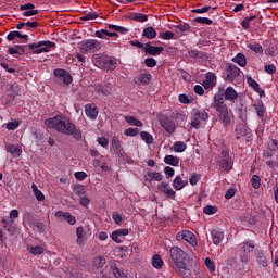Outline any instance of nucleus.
<instances>
[{
    "mask_svg": "<svg viewBox=\"0 0 278 278\" xmlns=\"http://www.w3.org/2000/svg\"><path fill=\"white\" fill-rule=\"evenodd\" d=\"M18 125H20L18 121L9 122L7 124V129H9V131H14L18 129Z\"/></svg>",
    "mask_w": 278,
    "mask_h": 278,
    "instance_id": "obj_60",
    "label": "nucleus"
},
{
    "mask_svg": "<svg viewBox=\"0 0 278 278\" xmlns=\"http://www.w3.org/2000/svg\"><path fill=\"white\" fill-rule=\"evenodd\" d=\"M164 162L169 166H179V157L175 155H165Z\"/></svg>",
    "mask_w": 278,
    "mask_h": 278,
    "instance_id": "obj_39",
    "label": "nucleus"
},
{
    "mask_svg": "<svg viewBox=\"0 0 278 278\" xmlns=\"http://www.w3.org/2000/svg\"><path fill=\"white\" fill-rule=\"evenodd\" d=\"M144 64L148 68H155V66H157V61L153 58H147L144 59Z\"/></svg>",
    "mask_w": 278,
    "mask_h": 278,
    "instance_id": "obj_55",
    "label": "nucleus"
},
{
    "mask_svg": "<svg viewBox=\"0 0 278 278\" xmlns=\"http://www.w3.org/2000/svg\"><path fill=\"white\" fill-rule=\"evenodd\" d=\"M70 215H71L70 212H62V211H56L54 214L55 218H61V220H67Z\"/></svg>",
    "mask_w": 278,
    "mask_h": 278,
    "instance_id": "obj_54",
    "label": "nucleus"
},
{
    "mask_svg": "<svg viewBox=\"0 0 278 278\" xmlns=\"http://www.w3.org/2000/svg\"><path fill=\"white\" fill-rule=\"evenodd\" d=\"M251 184L254 190H258L260 186H262V179L257 175H253L251 179Z\"/></svg>",
    "mask_w": 278,
    "mask_h": 278,
    "instance_id": "obj_46",
    "label": "nucleus"
},
{
    "mask_svg": "<svg viewBox=\"0 0 278 278\" xmlns=\"http://www.w3.org/2000/svg\"><path fill=\"white\" fill-rule=\"evenodd\" d=\"M203 212H204V214L212 216V214H216V208L212 205H207L204 207Z\"/></svg>",
    "mask_w": 278,
    "mask_h": 278,
    "instance_id": "obj_64",
    "label": "nucleus"
},
{
    "mask_svg": "<svg viewBox=\"0 0 278 278\" xmlns=\"http://www.w3.org/2000/svg\"><path fill=\"white\" fill-rule=\"evenodd\" d=\"M31 188L37 201H45V193H42V191L38 189V186L33 182Z\"/></svg>",
    "mask_w": 278,
    "mask_h": 278,
    "instance_id": "obj_40",
    "label": "nucleus"
},
{
    "mask_svg": "<svg viewBox=\"0 0 278 278\" xmlns=\"http://www.w3.org/2000/svg\"><path fill=\"white\" fill-rule=\"evenodd\" d=\"M76 236H77V244H84V236H86L84 228L83 227H78L76 229Z\"/></svg>",
    "mask_w": 278,
    "mask_h": 278,
    "instance_id": "obj_43",
    "label": "nucleus"
},
{
    "mask_svg": "<svg viewBox=\"0 0 278 278\" xmlns=\"http://www.w3.org/2000/svg\"><path fill=\"white\" fill-rule=\"evenodd\" d=\"M85 114L90 118V121H97V116H99V109H97V104H86Z\"/></svg>",
    "mask_w": 278,
    "mask_h": 278,
    "instance_id": "obj_13",
    "label": "nucleus"
},
{
    "mask_svg": "<svg viewBox=\"0 0 278 278\" xmlns=\"http://www.w3.org/2000/svg\"><path fill=\"white\" fill-rule=\"evenodd\" d=\"M125 136H129L130 138H136L138 134H140V130L138 128H127L124 131Z\"/></svg>",
    "mask_w": 278,
    "mask_h": 278,
    "instance_id": "obj_52",
    "label": "nucleus"
},
{
    "mask_svg": "<svg viewBox=\"0 0 278 278\" xmlns=\"http://www.w3.org/2000/svg\"><path fill=\"white\" fill-rule=\"evenodd\" d=\"M7 153H10L12 157H21V153H23V148L20 144H7L5 147Z\"/></svg>",
    "mask_w": 278,
    "mask_h": 278,
    "instance_id": "obj_15",
    "label": "nucleus"
},
{
    "mask_svg": "<svg viewBox=\"0 0 278 278\" xmlns=\"http://www.w3.org/2000/svg\"><path fill=\"white\" fill-rule=\"evenodd\" d=\"M74 177L77 181H84V179L88 177V174H86V172H75Z\"/></svg>",
    "mask_w": 278,
    "mask_h": 278,
    "instance_id": "obj_59",
    "label": "nucleus"
},
{
    "mask_svg": "<svg viewBox=\"0 0 278 278\" xmlns=\"http://www.w3.org/2000/svg\"><path fill=\"white\" fill-rule=\"evenodd\" d=\"M157 190L159 192H162V194H164L166 197V199H173V201H175V190H173V188L170 187V185L168 182H161L157 186Z\"/></svg>",
    "mask_w": 278,
    "mask_h": 278,
    "instance_id": "obj_11",
    "label": "nucleus"
},
{
    "mask_svg": "<svg viewBox=\"0 0 278 278\" xmlns=\"http://www.w3.org/2000/svg\"><path fill=\"white\" fill-rule=\"evenodd\" d=\"M226 77L228 81H233L235 79H238L240 77V68L236 66L235 64H228L226 70Z\"/></svg>",
    "mask_w": 278,
    "mask_h": 278,
    "instance_id": "obj_12",
    "label": "nucleus"
},
{
    "mask_svg": "<svg viewBox=\"0 0 278 278\" xmlns=\"http://www.w3.org/2000/svg\"><path fill=\"white\" fill-rule=\"evenodd\" d=\"M212 108H214L223 127H229V125H231V118H233V112H231L229 106L225 103L222 93H216L214 96Z\"/></svg>",
    "mask_w": 278,
    "mask_h": 278,
    "instance_id": "obj_3",
    "label": "nucleus"
},
{
    "mask_svg": "<svg viewBox=\"0 0 278 278\" xmlns=\"http://www.w3.org/2000/svg\"><path fill=\"white\" fill-rule=\"evenodd\" d=\"M177 238L185 240V242H188V244H190V247H193L194 249H197V245H198L197 236H194V233H192V231L182 230L177 233Z\"/></svg>",
    "mask_w": 278,
    "mask_h": 278,
    "instance_id": "obj_10",
    "label": "nucleus"
},
{
    "mask_svg": "<svg viewBox=\"0 0 278 278\" xmlns=\"http://www.w3.org/2000/svg\"><path fill=\"white\" fill-rule=\"evenodd\" d=\"M16 38H20V40H24V42H28L29 41V36L27 34H21V31L18 30H14V31H10L8 35H7V39L9 41H12V40H16Z\"/></svg>",
    "mask_w": 278,
    "mask_h": 278,
    "instance_id": "obj_16",
    "label": "nucleus"
},
{
    "mask_svg": "<svg viewBox=\"0 0 278 278\" xmlns=\"http://www.w3.org/2000/svg\"><path fill=\"white\" fill-rule=\"evenodd\" d=\"M247 47L250 51H253V53H257L258 55H262L264 53V48L257 42L248 43Z\"/></svg>",
    "mask_w": 278,
    "mask_h": 278,
    "instance_id": "obj_32",
    "label": "nucleus"
},
{
    "mask_svg": "<svg viewBox=\"0 0 278 278\" xmlns=\"http://www.w3.org/2000/svg\"><path fill=\"white\" fill-rule=\"evenodd\" d=\"M97 18H99V13L90 12V13H87L86 15L81 16L80 21H94Z\"/></svg>",
    "mask_w": 278,
    "mask_h": 278,
    "instance_id": "obj_48",
    "label": "nucleus"
},
{
    "mask_svg": "<svg viewBox=\"0 0 278 278\" xmlns=\"http://www.w3.org/2000/svg\"><path fill=\"white\" fill-rule=\"evenodd\" d=\"M219 166L226 173H229L233 168V161L231 160V157L223 159L222 161H219Z\"/></svg>",
    "mask_w": 278,
    "mask_h": 278,
    "instance_id": "obj_27",
    "label": "nucleus"
},
{
    "mask_svg": "<svg viewBox=\"0 0 278 278\" xmlns=\"http://www.w3.org/2000/svg\"><path fill=\"white\" fill-rule=\"evenodd\" d=\"M94 268H103V266H105V258L101 257V256H97L93 258L92 262Z\"/></svg>",
    "mask_w": 278,
    "mask_h": 278,
    "instance_id": "obj_44",
    "label": "nucleus"
},
{
    "mask_svg": "<svg viewBox=\"0 0 278 278\" xmlns=\"http://www.w3.org/2000/svg\"><path fill=\"white\" fill-rule=\"evenodd\" d=\"M142 36L143 38H147V40H153L157 37V31L154 27L149 26L143 29Z\"/></svg>",
    "mask_w": 278,
    "mask_h": 278,
    "instance_id": "obj_26",
    "label": "nucleus"
},
{
    "mask_svg": "<svg viewBox=\"0 0 278 278\" xmlns=\"http://www.w3.org/2000/svg\"><path fill=\"white\" fill-rule=\"evenodd\" d=\"M140 138H141V140H143V142H146V144H152L153 143L152 135L147 132V131H141L140 132Z\"/></svg>",
    "mask_w": 278,
    "mask_h": 278,
    "instance_id": "obj_42",
    "label": "nucleus"
},
{
    "mask_svg": "<svg viewBox=\"0 0 278 278\" xmlns=\"http://www.w3.org/2000/svg\"><path fill=\"white\" fill-rule=\"evenodd\" d=\"M211 236L213 244H215V247H218V244H220V242H223V240L225 239V232H223V230L220 229L213 230Z\"/></svg>",
    "mask_w": 278,
    "mask_h": 278,
    "instance_id": "obj_21",
    "label": "nucleus"
},
{
    "mask_svg": "<svg viewBox=\"0 0 278 278\" xmlns=\"http://www.w3.org/2000/svg\"><path fill=\"white\" fill-rule=\"evenodd\" d=\"M203 86L206 90L214 88V86H216V74L208 72L206 79L203 81Z\"/></svg>",
    "mask_w": 278,
    "mask_h": 278,
    "instance_id": "obj_17",
    "label": "nucleus"
},
{
    "mask_svg": "<svg viewBox=\"0 0 278 278\" xmlns=\"http://www.w3.org/2000/svg\"><path fill=\"white\" fill-rule=\"evenodd\" d=\"M264 70L268 75H275L277 73V66L275 64L265 65Z\"/></svg>",
    "mask_w": 278,
    "mask_h": 278,
    "instance_id": "obj_57",
    "label": "nucleus"
},
{
    "mask_svg": "<svg viewBox=\"0 0 278 278\" xmlns=\"http://www.w3.org/2000/svg\"><path fill=\"white\" fill-rule=\"evenodd\" d=\"M235 134L237 140H242L243 138L245 142H251V136H253V131L244 123L236 125Z\"/></svg>",
    "mask_w": 278,
    "mask_h": 278,
    "instance_id": "obj_7",
    "label": "nucleus"
},
{
    "mask_svg": "<svg viewBox=\"0 0 278 278\" xmlns=\"http://www.w3.org/2000/svg\"><path fill=\"white\" fill-rule=\"evenodd\" d=\"M27 251L31 253V255H42L45 253V247L42 245H27Z\"/></svg>",
    "mask_w": 278,
    "mask_h": 278,
    "instance_id": "obj_35",
    "label": "nucleus"
},
{
    "mask_svg": "<svg viewBox=\"0 0 278 278\" xmlns=\"http://www.w3.org/2000/svg\"><path fill=\"white\" fill-rule=\"evenodd\" d=\"M111 270L115 278H127V275L118 269L115 262L111 263Z\"/></svg>",
    "mask_w": 278,
    "mask_h": 278,
    "instance_id": "obj_34",
    "label": "nucleus"
},
{
    "mask_svg": "<svg viewBox=\"0 0 278 278\" xmlns=\"http://www.w3.org/2000/svg\"><path fill=\"white\" fill-rule=\"evenodd\" d=\"M223 94V99H225V101H236V99H238V91H236V89H233V87H228Z\"/></svg>",
    "mask_w": 278,
    "mask_h": 278,
    "instance_id": "obj_20",
    "label": "nucleus"
},
{
    "mask_svg": "<svg viewBox=\"0 0 278 278\" xmlns=\"http://www.w3.org/2000/svg\"><path fill=\"white\" fill-rule=\"evenodd\" d=\"M257 262L261 266H263L264 268H266V266H268V260H266V256L264 255V253H261L257 257Z\"/></svg>",
    "mask_w": 278,
    "mask_h": 278,
    "instance_id": "obj_58",
    "label": "nucleus"
},
{
    "mask_svg": "<svg viewBox=\"0 0 278 278\" xmlns=\"http://www.w3.org/2000/svg\"><path fill=\"white\" fill-rule=\"evenodd\" d=\"M189 58H193V59H200L203 60V58H205V53L199 51V50H191L189 51Z\"/></svg>",
    "mask_w": 278,
    "mask_h": 278,
    "instance_id": "obj_49",
    "label": "nucleus"
},
{
    "mask_svg": "<svg viewBox=\"0 0 278 278\" xmlns=\"http://www.w3.org/2000/svg\"><path fill=\"white\" fill-rule=\"evenodd\" d=\"M164 179V176H162V173L160 172H147L146 174V181H149L150 184L152 181H162Z\"/></svg>",
    "mask_w": 278,
    "mask_h": 278,
    "instance_id": "obj_23",
    "label": "nucleus"
},
{
    "mask_svg": "<svg viewBox=\"0 0 278 278\" xmlns=\"http://www.w3.org/2000/svg\"><path fill=\"white\" fill-rule=\"evenodd\" d=\"M36 230L38 231V233H45L47 227L45 226L43 223L37 222L35 225Z\"/></svg>",
    "mask_w": 278,
    "mask_h": 278,
    "instance_id": "obj_63",
    "label": "nucleus"
},
{
    "mask_svg": "<svg viewBox=\"0 0 278 278\" xmlns=\"http://www.w3.org/2000/svg\"><path fill=\"white\" fill-rule=\"evenodd\" d=\"M0 66L3 68L7 73L14 74L16 73V67L14 64L8 62V61H0Z\"/></svg>",
    "mask_w": 278,
    "mask_h": 278,
    "instance_id": "obj_30",
    "label": "nucleus"
},
{
    "mask_svg": "<svg viewBox=\"0 0 278 278\" xmlns=\"http://www.w3.org/2000/svg\"><path fill=\"white\" fill-rule=\"evenodd\" d=\"M81 53H97L101 49V43L96 39H88L79 45Z\"/></svg>",
    "mask_w": 278,
    "mask_h": 278,
    "instance_id": "obj_8",
    "label": "nucleus"
},
{
    "mask_svg": "<svg viewBox=\"0 0 278 278\" xmlns=\"http://www.w3.org/2000/svg\"><path fill=\"white\" fill-rule=\"evenodd\" d=\"M94 65L102 71H114L116 70V60L108 58V56H96Z\"/></svg>",
    "mask_w": 278,
    "mask_h": 278,
    "instance_id": "obj_5",
    "label": "nucleus"
},
{
    "mask_svg": "<svg viewBox=\"0 0 278 278\" xmlns=\"http://www.w3.org/2000/svg\"><path fill=\"white\" fill-rule=\"evenodd\" d=\"M96 92H100L101 94H104V97H109V94H112V84L106 83L104 85H97Z\"/></svg>",
    "mask_w": 278,
    "mask_h": 278,
    "instance_id": "obj_24",
    "label": "nucleus"
},
{
    "mask_svg": "<svg viewBox=\"0 0 278 278\" xmlns=\"http://www.w3.org/2000/svg\"><path fill=\"white\" fill-rule=\"evenodd\" d=\"M232 62H235L236 64H238V66H241L242 68H244V66H247V56L242 53H238L233 59Z\"/></svg>",
    "mask_w": 278,
    "mask_h": 278,
    "instance_id": "obj_36",
    "label": "nucleus"
},
{
    "mask_svg": "<svg viewBox=\"0 0 278 278\" xmlns=\"http://www.w3.org/2000/svg\"><path fill=\"white\" fill-rule=\"evenodd\" d=\"M143 51L146 53H148V55H160V53H162V51H164V48L162 47H155V46H151L150 42L146 43Z\"/></svg>",
    "mask_w": 278,
    "mask_h": 278,
    "instance_id": "obj_18",
    "label": "nucleus"
},
{
    "mask_svg": "<svg viewBox=\"0 0 278 278\" xmlns=\"http://www.w3.org/2000/svg\"><path fill=\"white\" fill-rule=\"evenodd\" d=\"M111 151H114L115 155H121L123 153V147L121 146V139H118V137L112 138Z\"/></svg>",
    "mask_w": 278,
    "mask_h": 278,
    "instance_id": "obj_22",
    "label": "nucleus"
},
{
    "mask_svg": "<svg viewBox=\"0 0 278 278\" xmlns=\"http://www.w3.org/2000/svg\"><path fill=\"white\" fill-rule=\"evenodd\" d=\"M125 236H129V229H117L112 232L111 239L113 242H116V244H121V242H123L121 238H125Z\"/></svg>",
    "mask_w": 278,
    "mask_h": 278,
    "instance_id": "obj_14",
    "label": "nucleus"
},
{
    "mask_svg": "<svg viewBox=\"0 0 278 278\" xmlns=\"http://www.w3.org/2000/svg\"><path fill=\"white\" fill-rule=\"evenodd\" d=\"M162 127L167 131V134H175V122L172 119H164L161 122Z\"/></svg>",
    "mask_w": 278,
    "mask_h": 278,
    "instance_id": "obj_29",
    "label": "nucleus"
},
{
    "mask_svg": "<svg viewBox=\"0 0 278 278\" xmlns=\"http://www.w3.org/2000/svg\"><path fill=\"white\" fill-rule=\"evenodd\" d=\"M125 121L126 123H128V125H131L132 127H142V122L135 116H125Z\"/></svg>",
    "mask_w": 278,
    "mask_h": 278,
    "instance_id": "obj_38",
    "label": "nucleus"
},
{
    "mask_svg": "<svg viewBox=\"0 0 278 278\" xmlns=\"http://www.w3.org/2000/svg\"><path fill=\"white\" fill-rule=\"evenodd\" d=\"M187 186L188 181L184 180L181 176H176L175 179L173 180V188H175V190H184V188Z\"/></svg>",
    "mask_w": 278,
    "mask_h": 278,
    "instance_id": "obj_28",
    "label": "nucleus"
},
{
    "mask_svg": "<svg viewBox=\"0 0 278 278\" xmlns=\"http://www.w3.org/2000/svg\"><path fill=\"white\" fill-rule=\"evenodd\" d=\"M194 22L200 23L201 25H212L213 23V21L210 20L208 17H195Z\"/></svg>",
    "mask_w": 278,
    "mask_h": 278,
    "instance_id": "obj_56",
    "label": "nucleus"
},
{
    "mask_svg": "<svg viewBox=\"0 0 278 278\" xmlns=\"http://www.w3.org/2000/svg\"><path fill=\"white\" fill-rule=\"evenodd\" d=\"M188 146L184 141H176L173 146V149L176 153H184Z\"/></svg>",
    "mask_w": 278,
    "mask_h": 278,
    "instance_id": "obj_41",
    "label": "nucleus"
},
{
    "mask_svg": "<svg viewBox=\"0 0 278 278\" xmlns=\"http://www.w3.org/2000/svg\"><path fill=\"white\" fill-rule=\"evenodd\" d=\"M29 51H33L35 55H40V53H49V51H53L56 45L53 41H38L36 43H29L28 46Z\"/></svg>",
    "mask_w": 278,
    "mask_h": 278,
    "instance_id": "obj_4",
    "label": "nucleus"
},
{
    "mask_svg": "<svg viewBox=\"0 0 278 278\" xmlns=\"http://www.w3.org/2000/svg\"><path fill=\"white\" fill-rule=\"evenodd\" d=\"M94 36L97 38H102L103 39V38H105V36H108L109 38H114L115 36H117V34L109 31L106 29H101V30H96Z\"/></svg>",
    "mask_w": 278,
    "mask_h": 278,
    "instance_id": "obj_37",
    "label": "nucleus"
},
{
    "mask_svg": "<svg viewBox=\"0 0 278 278\" xmlns=\"http://www.w3.org/2000/svg\"><path fill=\"white\" fill-rule=\"evenodd\" d=\"M53 75L56 80L62 81L65 86L73 84V76L66 70L56 68L53 71Z\"/></svg>",
    "mask_w": 278,
    "mask_h": 278,
    "instance_id": "obj_9",
    "label": "nucleus"
},
{
    "mask_svg": "<svg viewBox=\"0 0 278 278\" xmlns=\"http://www.w3.org/2000/svg\"><path fill=\"white\" fill-rule=\"evenodd\" d=\"M210 118V113L205 110L195 109L191 115V127L193 129H201V121H207Z\"/></svg>",
    "mask_w": 278,
    "mask_h": 278,
    "instance_id": "obj_6",
    "label": "nucleus"
},
{
    "mask_svg": "<svg viewBox=\"0 0 278 278\" xmlns=\"http://www.w3.org/2000/svg\"><path fill=\"white\" fill-rule=\"evenodd\" d=\"M204 264L206 268H208L210 273H216V264L214 263V261H212V258H205Z\"/></svg>",
    "mask_w": 278,
    "mask_h": 278,
    "instance_id": "obj_45",
    "label": "nucleus"
},
{
    "mask_svg": "<svg viewBox=\"0 0 278 278\" xmlns=\"http://www.w3.org/2000/svg\"><path fill=\"white\" fill-rule=\"evenodd\" d=\"M248 84L250 88H253V90H255V92H260V84H257L255 79H253L252 77H248Z\"/></svg>",
    "mask_w": 278,
    "mask_h": 278,
    "instance_id": "obj_53",
    "label": "nucleus"
},
{
    "mask_svg": "<svg viewBox=\"0 0 278 278\" xmlns=\"http://www.w3.org/2000/svg\"><path fill=\"white\" fill-rule=\"evenodd\" d=\"M8 53L10 55H13V58H18V55H23L25 53V46H15V47H10L8 49Z\"/></svg>",
    "mask_w": 278,
    "mask_h": 278,
    "instance_id": "obj_25",
    "label": "nucleus"
},
{
    "mask_svg": "<svg viewBox=\"0 0 278 278\" xmlns=\"http://www.w3.org/2000/svg\"><path fill=\"white\" fill-rule=\"evenodd\" d=\"M178 101L180 103H184L185 105H188V103H191L190 98L187 94H184V93L178 96Z\"/></svg>",
    "mask_w": 278,
    "mask_h": 278,
    "instance_id": "obj_62",
    "label": "nucleus"
},
{
    "mask_svg": "<svg viewBox=\"0 0 278 278\" xmlns=\"http://www.w3.org/2000/svg\"><path fill=\"white\" fill-rule=\"evenodd\" d=\"M241 247L244 253H253V250L255 249V244L251 242H243L241 243Z\"/></svg>",
    "mask_w": 278,
    "mask_h": 278,
    "instance_id": "obj_50",
    "label": "nucleus"
},
{
    "mask_svg": "<svg viewBox=\"0 0 278 278\" xmlns=\"http://www.w3.org/2000/svg\"><path fill=\"white\" fill-rule=\"evenodd\" d=\"M172 262H174V270L182 278H192V269L197 266V256L188 254L179 247H173L169 250Z\"/></svg>",
    "mask_w": 278,
    "mask_h": 278,
    "instance_id": "obj_1",
    "label": "nucleus"
},
{
    "mask_svg": "<svg viewBox=\"0 0 278 278\" xmlns=\"http://www.w3.org/2000/svg\"><path fill=\"white\" fill-rule=\"evenodd\" d=\"M74 192H75V194H77V197H83V194H86V189L84 188L83 185H77L74 188Z\"/></svg>",
    "mask_w": 278,
    "mask_h": 278,
    "instance_id": "obj_61",
    "label": "nucleus"
},
{
    "mask_svg": "<svg viewBox=\"0 0 278 278\" xmlns=\"http://www.w3.org/2000/svg\"><path fill=\"white\" fill-rule=\"evenodd\" d=\"M256 114L258 116V118H261V121L264 118V114H266V106H264L263 102H256L254 104Z\"/></svg>",
    "mask_w": 278,
    "mask_h": 278,
    "instance_id": "obj_33",
    "label": "nucleus"
},
{
    "mask_svg": "<svg viewBox=\"0 0 278 278\" xmlns=\"http://www.w3.org/2000/svg\"><path fill=\"white\" fill-rule=\"evenodd\" d=\"M134 81L139 86H147L151 81V75L149 73L139 74L134 78Z\"/></svg>",
    "mask_w": 278,
    "mask_h": 278,
    "instance_id": "obj_19",
    "label": "nucleus"
},
{
    "mask_svg": "<svg viewBox=\"0 0 278 278\" xmlns=\"http://www.w3.org/2000/svg\"><path fill=\"white\" fill-rule=\"evenodd\" d=\"M132 21H138V23H147V21H149V16L142 13H136L132 15Z\"/></svg>",
    "mask_w": 278,
    "mask_h": 278,
    "instance_id": "obj_51",
    "label": "nucleus"
},
{
    "mask_svg": "<svg viewBox=\"0 0 278 278\" xmlns=\"http://www.w3.org/2000/svg\"><path fill=\"white\" fill-rule=\"evenodd\" d=\"M45 125L48 129H54L64 136H73L75 140H81V130L64 115H56L54 117L45 119Z\"/></svg>",
    "mask_w": 278,
    "mask_h": 278,
    "instance_id": "obj_2",
    "label": "nucleus"
},
{
    "mask_svg": "<svg viewBox=\"0 0 278 278\" xmlns=\"http://www.w3.org/2000/svg\"><path fill=\"white\" fill-rule=\"evenodd\" d=\"M152 266L153 268H156V270H160L164 266V261L160 254L152 256Z\"/></svg>",
    "mask_w": 278,
    "mask_h": 278,
    "instance_id": "obj_31",
    "label": "nucleus"
},
{
    "mask_svg": "<svg viewBox=\"0 0 278 278\" xmlns=\"http://www.w3.org/2000/svg\"><path fill=\"white\" fill-rule=\"evenodd\" d=\"M159 38L162 40H175V34L173 31L160 33Z\"/></svg>",
    "mask_w": 278,
    "mask_h": 278,
    "instance_id": "obj_47",
    "label": "nucleus"
}]
</instances>
